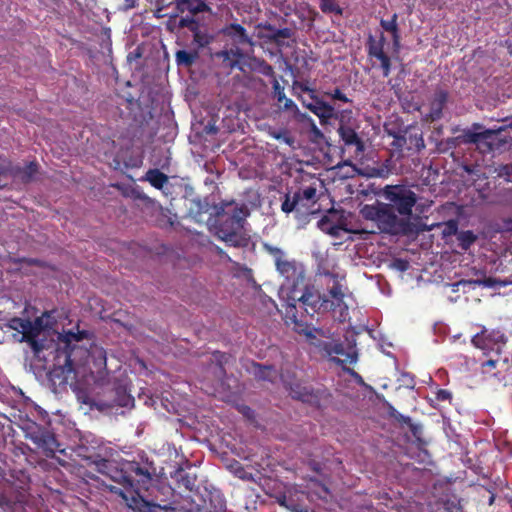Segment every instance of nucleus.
Returning a JSON list of instances; mask_svg holds the SVG:
<instances>
[{"instance_id":"1","label":"nucleus","mask_w":512,"mask_h":512,"mask_svg":"<svg viewBox=\"0 0 512 512\" xmlns=\"http://www.w3.org/2000/svg\"><path fill=\"white\" fill-rule=\"evenodd\" d=\"M385 202L376 201L360 209L361 216L375 223L380 232L397 235L407 232L418 195L405 184L386 185L380 191Z\"/></svg>"},{"instance_id":"40","label":"nucleus","mask_w":512,"mask_h":512,"mask_svg":"<svg viewBox=\"0 0 512 512\" xmlns=\"http://www.w3.org/2000/svg\"><path fill=\"white\" fill-rule=\"evenodd\" d=\"M325 95L330 97L333 100H338L344 103H352V100L349 99L346 94H344L339 88H335L330 92H325Z\"/></svg>"},{"instance_id":"46","label":"nucleus","mask_w":512,"mask_h":512,"mask_svg":"<svg viewBox=\"0 0 512 512\" xmlns=\"http://www.w3.org/2000/svg\"><path fill=\"white\" fill-rule=\"evenodd\" d=\"M282 103H283V106H282L283 110H285V111H291V112H296V111H298V107H297V105H296V104H295L291 99H289V98H287V97H286V98L283 100V102H282Z\"/></svg>"},{"instance_id":"17","label":"nucleus","mask_w":512,"mask_h":512,"mask_svg":"<svg viewBox=\"0 0 512 512\" xmlns=\"http://www.w3.org/2000/svg\"><path fill=\"white\" fill-rule=\"evenodd\" d=\"M339 137L347 149H353V156L360 158L365 151V144L356 132L354 126H339L337 129Z\"/></svg>"},{"instance_id":"57","label":"nucleus","mask_w":512,"mask_h":512,"mask_svg":"<svg viewBox=\"0 0 512 512\" xmlns=\"http://www.w3.org/2000/svg\"><path fill=\"white\" fill-rule=\"evenodd\" d=\"M26 262L29 263V264H34V263H36V260L30 259V260H27Z\"/></svg>"},{"instance_id":"51","label":"nucleus","mask_w":512,"mask_h":512,"mask_svg":"<svg viewBox=\"0 0 512 512\" xmlns=\"http://www.w3.org/2000/svg\"><path fill=\"white\" fill-rule=\"evenodd\" d=\"M447 233L448 234H455L457 236V233H459V232H458V226H457L456 222L450 221L447 224Z\"/></svg>"},{"instance_id":"21","label":"nucleus","mask_w":512,"mask_h":512,"mask_svg":"<svg viewBox=\"0 0 512 512\" xmlns=\"http://www.w3.org/2000/svg\"><path fill=\"white\" fill-rule=\"evenodd\" d=\"M312 101L305 106L320 119L321 124H326L336 114V109L316 96H311Z\"/></svg>"},{"instance_id":"41","label":"nucleus","mask_w":512,"mask_h":512,"mask_svg":"<svg viewBox=\"0 0 512 512\" xmlns=\"http://www.w3.org/2000/svg\"><path fill=\"white\" fill-rule=\"evenodd\" d=\"M13 165L9 160H3L0 162V177L10 175L12 176Z\"/></svg>"},{"instance_id":"11","label":"nucleus","mask_w":512,"mask_h":512,"mask_svg":"<svg viewBox=\"0 0 512 512\" xmlns=\"http://www.w3.org/2000/svg\"><path fill=\"white\" fill-rule=\"evenodd\" d=\"M471 342L476 348L485 351H496L499 354L507 342V337L500 329L489 330L483 327L479 333L472 337Z\"/></svg>"},{"instance_id":"2","label":"nucleus","mask_w":512,"mask_h":512,"mask_svg":"<svg viewBox=\"0 0 512 512\" xmlns=\"http://www.w3.org/2000/svg\"><path fill=\"white\" fill-rule=\"evenodd\" d=\"M155 467L153 462L130 461L119 471V479L116 480L119 486L110 485L109 490L121 497L126 505L139 512H173L170 505L161 506L156 503L147 502L141 496V490H147L153 479Z\"/></svg>"},{"instance_id":"58","label":"nucleus","mask_w":512,"mask_h":512,"mask_svg":"<svg viewBox=\"0 0 512 512\" xmlns=\"http://www.w3.org/2000/svg\"><path fill=\"white\" fill-rule=\"evenodd\" d=\"M297 512H308L307 510H298Z\"/></svg>"},{"instance_id":"33","label":"nucleus","mask_w":512,"mask_h":512,"mask_svg":"<svg viewBox=\"0 0 512 512\" xmlns=\"http://www.w3.org/2000/svg\"><path fill=\"white\" fill-rule=\"evenodd\" d=\"M333 118L339 121V126H354L352 122H355V119L351 109L336 111Z\"/></svg>"},{"instance_id":"6","label":"nucleus","mask_w":512,"mask_h":512,"mask_svg":"<svg viewBox=\"0 0 512 512\" xmlns=\"http://www.w3.org/2000/svg\"><path fill=\"white\" fill-rule=\"evenodd\" d=\"M285 306L284 317L295 326H302L307 322V317L312 318L321 307L328 309V300L322 299L321 294L306 287L302 295Z\"/></svg>"},{"instance_id":"23","label":"nucleus","mask_w":512,"mask_h":512,"mask_svg":"<svg viewBox=\"0 0 512 512\" xmlns=\"http://www.w3.org/2000/svg\"><path fill=\"white\" fill-rule=\"evenodd\" d=\"M39 170V165L36 161H30L25 166H14L12 170V177L20 180L22 183L27 184L35 179Z\"/></svg>"},{"instance_id":"3","label":"nucleus","mask_w":512,"mask_h":512,"mask_svg":"<svg viewBox=\"0 0 512 512\" xmlns=\"http://www.w3.org/2000/svg\"><path fill=\"white\" fill-rule=\"evenodd\" d=\"M90 336L91 334L86 330L77 332L68 330L58 335L53 374L63 375L67 380L68 376L74 372V365L81 364L89 358L93 359L98 369L106 368V351L102 347L91 345L87 348L80 344L85 339L90 340Z\"/></svg>"},{"instance_id":"19","label":"nucleus","mask_w":512,"mask_h":512,"mask_svg":"<svg viewBox=\"0 0 512 512\" xmlns=\"http://www.w3.org/2000/svg\"><path fill=\"white\" fill-rule=\"evenodd\" d=\"M29 438L47 456H51L59 450V443L55 435L47 429L38 428L29 434Z\"/></svg>"},{"instance_id":"34","label":"nucleus","mask_w":512,"mask_h":512,"mask_svg":"<svg viewBox=\"0 0 512 512\" xmlns=\"http://www.w3.org/2000/svg\"><path fill=\"white\" fill-rule=\"evenodd\" d=\"M398 15L394 13L390 20H384L382 19L380 21V26L387 32H390L391 34H395V32L399 31L398 28Z\"/></svg>"},{"instance_id":"18","label":"nucleus","mask_w":512,"mask_h":512,"mask_svg":"<svg viewBox=\"0 0 512 512\" xmlns=\"http://www.w3.org/2000/svg\"><path fill=\"white\" fill-rule=\"evenodd\" d=\"M449 100V92L445 89L438 88L434 91L429 99V111L424 116L426 122H435L443 117V110Z\"/></svg>"},{"instance_id":"29","label":"nucleus","mask_w":512,"mask_h":512,"mask_svg":"<svg viewBox=\"0 0 512 512\" xmlns=\"http://www.w3.org/2000/svg\"><path fill=\"white\" fill-rule=\"evenodd\" d=\"M145 179L156 189H162L169 181L168 176L159 169H149Z\"/></svg>"},{"instance_id":"43","label":"nucleus","mask_w":512,"mask_h":512,"mask_svg":"<svg viewBox=\"0 0 512 512\" xmlns=\"http://www.w3.org/2000/svg\"><path fill=\"white\" fill-rule=\"evenodd\" d=\"M194 203L197 206L198 210H197V213L193 216V218L195 219L196 222H201L202 221L201 215L203 213H207L209 211L208 205L207 204L203 205L201 203V201H196Z\"/></svg>"},{"instance_id":"26","label":"nucleus","mask_w":512,"mask_h":512,"mask_svg":"<svg viewBox=\"0 0 512 512\" xmlns=\"http://www.w3.org/2000/svg\"><path fill=\"white\" fill-rule=\"evenodd\" d=\"M259 38L266 39L270 43H274L277 46L283 45V39H290L294 36V32L291 28L285 27L277 29L274 33H259Z\"/></svg>"},{"instance_id":"22","label":"nucleus","mask_w":512,"mask_h":512,"mask_svg":"<svg viewBox=\"0 0 512 512\" xmlns=\"http://www.w3.org/2000/svg\"><path fill=\"white\" fill-rule=\"evenodd\" d=\"M406 150L409 152H420L425 148L423 132L417 126H409L404 130V140Z\"/></svg>"},{"instance_id":"9","label":"nucleus","mask_w":512,"mask_h":512,"mask_svg":"<svg viewBox=\"0 0 512 512\" xmlns=\"http://www.w3.org/2000/svg\"><path fill=\"white\" fill-rule=\"evenodd\" d=\"M155 16L157 18H177L185 12L192 15L200 13H212L211 7L205 0H154Z\"/></svg>"},{"instance_id":"10","label":"nucleus","mask_w":512,"mask_h":512,"mask_svg":"<svg viewBox=\"0 0 512 512\" xmlns=\"http://www.w3.org/2000/svg\"><path fill=\"white\" fill-rule=\"evenodd\" d=\"M285 388L288 390L289 395L302 403L319 408L323 401H326L330 394L325 388H314L312 385L300 381H286L283 380Z\"/></svg>"},{"instance_id":"24","label":"nucleus","mask_w":512,"mask_h":512,"mask_svg":"<svg viewBox=\"0 0 512 512\" xmlns=\"http://www.w3.org/2000/svg\"><path fill=\"white\" fill-rule=\"evenodd\" d=\"M327 275L334 279V284L328 291L329 295L333 298V301L328 300V308L334 310L344 304L345 294L343 286L337 280V276L333 273H327Z\"/></svg>"},{"instance_id":"5","label":"nucleus","mask_w":512,"mask_h":512,"mask_svg":"<svg viewBox=\"0 0 512 512\" xmlns=\"http://www.w3.org/2000/svg\"><path fill=\"white\" fill-rule=\"evenodd\" d=\"M210 215L215 217L218 237L234 247L243 245V238L238 233L242 223L248 216L246 205L238 206L234 200L221 201L212 207Z\"/></svg>"},{"instance_id":"39","label":"nucleus","mask_w":512,"mask_h":512,"mask_svg":"<svg viewBox=\"0 0 512 512\" xmlns=\"http://www.w3.org/2000/svg\"><path fill=\"white\" fill-rule=\"evenodd\" d=\"M193 33V39L194 41L199 45V46H206L210 43V37L202 32L199 28L195 31L192 32Z\"/></svg>"},{"instance_id":"38","label":"nucleus","mask_w":512,"mask_h":512,"mask_svg":"<svg viewBox=\"0 0 512 512\" xmlns=\"http://www.w3.org/2000/svg\"><path fill=\"white\" fill-rule=\"evenodd\" d=\"M272 84H273L274 98L281 105L283 100L286 98V95H285V92H284V88L280 85V83L277 80L276 76L273 77Z\"/></svg>"},{"instance_id":"30","label":"nucleus","mask_w":512,"mask_h":512,"mask_svg":"<svg viewBox=\"0 0 512 512\" xmlns=\"http://www.w3.org/2000/svg\"><path fill=\"white\" fill-rule=\"evenodd\" d=\"M477 240V236L471 230L460 231L457 233L458 246L467 251Z\"/></svg>"},{"instance_id":"37","label":"nucleus","mask_w":512,"mask_h":512,"mask_svg":"<svg viewBox=\"0 0 512 512\" xmlns=\"http://www.w3.org/2000/svg\"><path fill=\"white\" fill-rule=\"evenodd\" d=\"M497 176L507 182H512V163L500 165L497 169Z\"/></svg>"},{"instance_id":"4","label":"nucleus","mask_w":512,"mask_h":512,"mask_svg":"<svg viewBox=\"0 0 512 512\" xmlns=\"http://www.w3.org/2000/svg\"><path fill=\"white\" fill-rule=\"evenodd\" d=\"M506 128L484 129L480 123H473L471 128L464 129L456 137H450L442 140L438 148L442 152L457 148L460 144H473L483 154H488L496 150H501L507 144L512 143L511 136H504Z\"/></svg>"},{"instance_id":"14","label":"nucleus","mask_w":512,"mask_h":512,"mask_svg":"<svg viewBox=\"0 0 512 512\" xmlns=\"http://www.w3.org/2000/svg\"><path fill=\"white\" fill-rule=\"evenodd\" d=\"M220 33L231 41L233 46L245 48L249 47L250 51L253 52L255 43L251 36L247 33L244 26L238 23H230L225 25Z\"/></svg>"},{"instance_id":"8","label":"nucleus","mask_w":512,"mask_h":512,"mask_svg":"<svg viewBox=\"0 0 512 512\" xmlns=\"http://www.w3.org/2000/svg\"><path fill=\"white\" fill-rule=\"evenodd\" d=\"M318 201L316 185H309L300 188L291 196L286 194L284 201L281 204V210L284 213H296V218H301L303 215H310L316 213L315 205Z\"/></svg>"},{"instance_id":"49","label":"nucleus","mask_w":512,"mask_h":512,"mask_svg":"<svg viewBox=\"0 0 512 512\" xmlns=\"http://www.w3.org/2000/svg\"><path fill=\"white\" fill-rule=\"evenodd\" d=\"M273 136L275 139L283 140L285 143L289 145L293 143V139L289 135H287V133H277L274 134Z\"/></svg>"},{"instance_id":"45","label":"nucleus","mask_w":512,"mask_h":512,"mask_svg":"<svg viewBox=\"0 0 512 512\" xmlns=\"http://www.w3.org/2000/svg\"><path fill=\"white\" fill-rule=\"evenodd\" d=\"M452 399V394L449 390L439 389L436 392V400L440 402L450 401Z\"/></svg>"},{"instance_id":"54","label":"nucleus","mask_w":512,"mask_h":512,"mask_svg":"<svg viewBox=\"0 0 512 512\" xmlns=\"http://www.w3.org/2000/svg\"><path fill=\"white\" fill-rule=\"evenodd\" d=\"M495 498H496L495 494L491 493V495H490V497L488 499V505H490V506L493 505L494 501H495Z\"/></svg>"},{"instance_id":"27","label":"nucleus","mask_w":512,"mask_h":512,"mask_svg":"<svg viewBox=\"0 0 512 512\" xmlns=\"http://www.w3.org/2000/svg\"><path fill=\"white\" fill-rule=\"evenodd\" d=\"M174 477L178 482V486L183 487L185 490L192 491L196 486V474L190 473L183 468H178L175 471Z\"/></svg>"},{"instance_id":"35","label":"nucleus","mask_w":512,"mask_h":512,"mask_svg":"<svg viewBox=\"0 0 512 512\" xmlns=\"http://www.w3.org/2000/svg\"><path fill=\"white\" fill-rule=\"evenodd\" d=\"M195 15L185 16L180 18L178 26L180 28H187L191 32L195 31L199 27V22L194 18Z\"/></svg>"},{"instance_id":"50","label":"nucleus","mask_w":512,"mask_h":512,"mask_svg":"<svg viewBox=\"0 0 512 512\" xmlns=\"http://www.w3.org/2000/svg\"><path fill=\"white\" fill-rule=\"evenodd\" d=\"M392 39H393V49L395 52H398L400 49V33H399V31L395 32V34H392Z\"/></svg>"},{"instance_id":"59","label":"nucleus","mask_w":512,"mask_h":512,"mask_svg":"<svg viewBox=\"0 0 512 512\" xmlns=\"http://www.w3.org/2000/svg\"><path fill=\"white\" fill-rule=\"evenodd\" d=\"M217 512H225V510H224L223 508H221V510H220V511H217Z\"/></svg>"},{"instance_id":"31","label":"nucleus","mask_w":512,"mask_h":512,"mask_svg":"<svg viewBox=\"0 0 512 512\" xmlns=\"http://www.w3.org/2000/svg\"><path fill=\"white\" fill-rule=\"evenodd\" d=\"M197 57V52H189L186 50H178L175 54L177 65L185 67H190L195 62Z\"/></svg>"},{"instance_id":"56","label":"nucleus","mask_w":512,"mask_h":512,"mask_svg":"<svg viewBox=\"0 0 512 512\" xmlns=\"http://www.w3.org/2000/svg\"><path fill=\"white\" fill-rule=\"evenodd\" d=\"M402 419L404 422H410V420H411L410 417H403V416H402Z\"/></svg>"},{"instance_id":"53","label":"nucleus","mask_w":512,"mask_h":512,"mask_svg":"<svg viewBox=\"0 0 512 512\" xmlns=\"http://www.w3.org/2000/svg\"><path fill=\"white\" fill-rule=\"evenodd\" d=\"M242 412H243V414H245L246 416H250V414H253V410H252L250 407H248V406H244V407L242 408Z\"/></svg>"},{"instance_id":"32","label":"nucleus","mask_w":512,"mask_h":512,"mask_svg":"<svg viewBox=\"0 0 512 512\" xmlns=\"http://www.w3.org/2000/svg\"><path fill=\"white\" fill-rule=\"evenodd\" d=\"M319 8L324 14L342 16L344 12L336 0H319Z\"/></svg>"},{"instance_id":"13","label":"nucleus","mask_w":512,"mask_h":512,"mask_svg":"<svg viewBox=\"0 0 512 512\" xmlns=\"http://www.w3.org/2000/svg\"><path fill=\"white\" fill-rule=\"evenodd\" d=\"M323 350L326 352L328 356L338 355L342 358L333 357L332 361L343 364L349 363L354 364L357 362L358 353L356 349L355 343L348 342L347 344L341 342H325L323 344Z\"/></svg>"},{"instance_id":"47","label":"nucleus","mask_w":512,"mask_h":512,"mask_svg":"<svg viewBox=\"0 0 512 512\" xmlns=\"http://www.w3.org/2000/svg\"><path fill=\"white\" fill-rule=\"evenodd\" d=\"M496 360H487L482 364V369L484 373H488L490 370L494 369L496 367Z\"/></svg>"},{"instance_id":"42","label":"nucleus","mask_w":512,"mask_h":512,"mask_svg":"<svg viewBox=\"0 0 512 512\" xmlns=\"http://www.w3.org/2000/svg\"><path fill=\"white\" fill-rule=\"evenodd\" d=\"M394 140L392 142V145L399 150H406V144L403 142L404 140V131L400 132L398 134L393 135Z\"/></svg>"},{"instance_id":"15","label":"nucleus","mask_w":512,"mask_h":512,"mask_svg":"<svg viewBox=\"0 0 512 512\" xmlns=\"http://www.w3.org/2000/svg\"><path fill=\"white\" fill-rule=\"evenodd\" d=\"M318 228L333 237H340L341 232H347L343 216L335 209H330L317 223Z\"/></svg>"},{"instance_id":"55","label":"nucleus","mask_w":512,"mask_h":512,"mask_svg":"<svg viewBox=\"0 0 512 512\" xmlns=\"http://www.w3.org/2000/svg\"><path fill=\"white\" fill-rule=\"evenodd\" d=\"M301 331L304 332V334L308 337H312V333L310 331H307L306 329H302Z\"/></svg>"},{"instance_id":"20","label":"nucleus","mask_w":512,"mask_h":512,"mask_svg":"<svg viewBox=\"0 0 512 512\" xmlns=\"http://www.w3.org/2000/svg\"><path fill=\"white\" fill-rule=\"evenodd\" d=\"M41 335L42 333L32 326L30 320L21 340L30 346L35 356H39L41 352L47 350L51 345L47 339L40 338Z\"/></svg>"},{"instance_id":"16","label":"nucleus","mask_w":512,"mask_h":512,"mask_svg":"<svg viewBox=\"0 0 512 512\" xmlns=\"http://www.w3.org/2000/svg\"><path fill=\"white\" fill-rule=\"evenodd\" d=\"M222 60L224 67L231 70L238 69L245 72L247 53L244 48L233 46L229 49H224L216 54Z\"/></svg>"},{"instance_id":"44","label":"nucleus","mask_w":512,"mask_h":512,"mask_svg":"<svg viewBox=\"0 0 512 512\" xmlns=\"http://www.w3.org/2000/svg\"><path fill=\"white\" fill-rule=\"evenodd\" d=\"M44 316H48V313L45 312L42 316L36 317L33 321H31L32 326L37 330L40 331L43 334V331L46 327L44 324Z\"/></svg>"},{"instance_id":"36","label":"nucleus","mask_w":512,"mask_h":512,"mask_svg":"<svg viewBox=\"0 0 512 512\" xmlns=\"http://www.w3.org/2000/svg\"><path fill=\"white\" fill-rule=\"evenodd\" d=\"M29 319L14 317L9 321V327L23 335L29 323Z\"/></svg>"},{"instance_id":"48","label":"nucleus","mask_w":512,"mask_h":512,"mask_svg":"<svg viewBox=\"0 0 512 512\" xmlns=\"http://www.w3.org/2000/svg\"><path fill=\"white\" fill-rule=\"evenodd\" d=\"M257 28H258V29L266 30V31H267V33H274V31H275V30H277V28H276L274 25H272V24H270V23H268V22H265V23H259V24L257 25Z\"/></svg>"},{"instance_id":"12","label":"nucleus","mask_w":512,"mask_h":512,"mask_svg":"<svg viewBox=\"0 0 512 512\" xmlns=\"http://www.w3.org/2000/svg\"><path fill=\"white\" fill-rule=\"evenodd\" d=\"M385 43L386 38L383 33L380 34L378 39L373 35H369L366 42V48L368 57L370 59L374 58L380 62L383 77H388L391 73V58L384 51Z\"/></svg>"},{"instance_id":"25","label":"nucleus","mask_w":512,"mask_h":512,"mask_svg":"<svg viewBox=\"0 0 512 512\" xmlns=\"http://www.w3.org/2000/svg\"><path fill=\"white\" fill-rule=\"evenodd\" d=\"M246 66L255 72H258L264 76L273 78L275 76L274 68L266 60L250 57L246 59Z\"/></svg>"},{"instance_id":"28","label":"nucleus","mask_w":512,"mask_h":512,"mask_svg":"<svg viewBox=\"0 0 512 512\" xmlns=\"http://www.w3.org/2000/svg\"><path fill=\"white\" fill-rule=\"evenodd\" d=\"M254 367V374L258 380L269 381L273 383L278 377V371L275 369L274 366H266L259 363H255Z\"/></svg>"},{"instance_id":"52","label":"nucleus","mask_w":512,"mask_h":512,"mask_svg":"<svg viewBox=\"0 0 512 512\" xmlns=\"http://www.w3.org/2000/svg\"><path fill=\"white\" fill-rule=\"evenodd\" d=\"M137 0H125V6L127 9L134 8Z\"/></svg>"},{"instance_id":"7","label":"nucleus","mask_w":512,"mask_h":512,"mask_svg":"<svg viewBox=\"0 0 512 512\" xmlns=\"http://www.w3.org/2000/svg\"><path fill=\"white\" fill-rule=\"evenodd\" d=\"M263 249L273 258L276 271L285 279V284L293 288L294 293L295 288L304 280L303 265L290 259L281 248L265 243Z\"/></svg>"}]
</instances>
